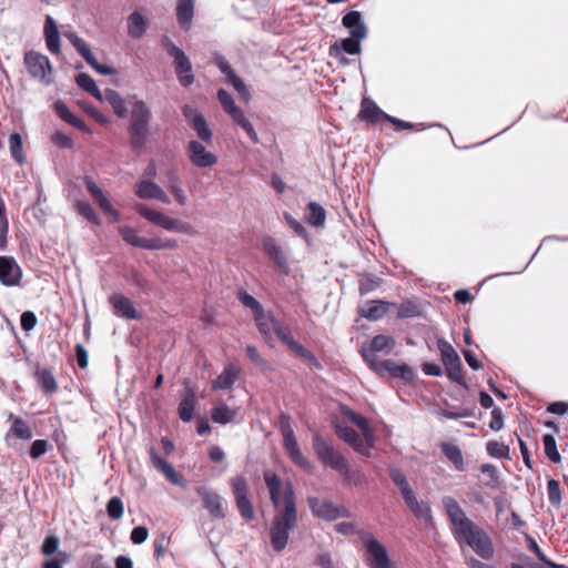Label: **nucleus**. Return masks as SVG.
<instances>
[{
  "label": "nucleus",
  "mask_w": 568,
  "mask_h": 568,
  "mask_svg": "<svg viewBox=\"0 0 568 568\" xmlns=\"http://www.w3.org/2000/svg\"><path fill=\"white\" fill-rule=\"evenodd\" d=\"M148 29V22L144 17L134 11L128 17V34L132 39H140Z\"/></svg>",
  "instance_id": "nucleus-37"
},
{
  "label": "nucleus",
  "mask_w": 568,
  "mask_h": 568,
  "mask_svg": "<svg viewBox=\"0 0 568 568\" xmlns=\"http://www.w3.org/2000/svg\"><path fill=\"white\" fill-rule=\"evenodd\" d=\"M385 372H388L393 377L410 382L414 378L413 369L406 364H397L393 361H387Z\"/></svg>",
  "instance_id": "nucleus-47"
},
{
  "label": "nucleus",
  "mask_w": 568,
  "mask_h": 568,
  "mask_svg": "<svg viewBox=\"0 0 568 568\" xmlns=\"http://www.w3.org/2000/svg\"><path fill=\"white\" fill-rule=\"evenodd\" d=\"M36 378L45 394H52L58 389L57 381L50 369H38L36 372Z\"/></svg>",
  "instance_id": "nucleus-44"
},
{
  "label": "nucleus",
  "mask_w": 568,
  "mask_h": 568,
  "mask_svg": "<svg viewBox=\"0 0 568 568\" xmlns=\"http://www.w3.org/2000/svg\"><path fill=\"white\" fill-rule=\"evenodd\" d=\"M335 432L337 436L351 445L355 452L364 456H369V452L373 448V445L367 443L365 438L362 439L352 427L337 423L335 425Z\"/></svg>",
  "instance_id": "nucleus-24"
},
{
  "label": "nucleus",
  "mask_w": 568,
  "mask_h": 568,
  "mask_svg": "<svg viewBox=\"0 0 568 568\" xmlns=\"http://www.w3.org/2000/svg\"><path fill=\"white\" fill-rule=\"evenodd\" d=\"M548 499L550 504L558 506L561 503V489L556 479H549L547 483Z\"/></svg>",
  "instance_id": "nucleus-64"
},
{
  "label": "nucleus",
  "mask_w": 568,
  "mask_h": 568,
  "mask_svg": "<svg viewBox=\"0 0 568 568\" xmlns=\"http://www.w3.org/2000/svg\"><path fill=\"white\" fill-rule=\"evenodd\" d=\"M271 323L273 332L284 344L288 346L291 351H293L297 356L308 361L314 367H322L314 354L294 339L290 327L285 326L278 320H272Z\"/></svg>",
  "instance_id": "nucleus-9"
},
{
  "label": "nucleus",
  "mask_w": 568,
  "mask_h": 568,
  "mask_svg": "<svg viewBox=\"0 0 568 568\" xmlns=\"http://www.w3.org/2000/svg\"><path fill=\"white\" fill-rule=\"evenodd\" d=\"M245 351H246V355L250 358V361L254 365H256L258 368H261L262 371H271L272 369L270 362L266 361L261 355V353L258 352V349L255 346L248 345V346H246Z\"/></svg>",
  "instance_id": "nucleus-55"
},
{
  "label": "nucleus",
  "mask_w": 568,
  "mask_h": 568,
  "mask_svg": "<svg viewBox=\"0 0 568 568\" xmlns=\"http://www.w3.org/2000/svg\"><path fill=\"white\" fill-rule=\"evenodd\" d=\"M150 458L152 465L159 471H161L166 477L168 480H170L174 485H183L182 477L176 473L174 467L168 460L161 457L153 447L150 449Z\"/></svg>",
  "instance_id": "nucleus-30"
},
{
  "label": "nucleus",
  "mask_w": 568,
  "mask_h": 568,
  "mask_svg": "<svg viewBox=\"0 0 568 568\" xmlns=\"http://www.w3.org/2000/svg\"><path fill=\"white\" fill-rule=\"evenodd\" d=\"M359 313L369 321H378L387 313V303L383 301H372L361 307Z\"/></svg>",
  "instance_id": "nucleus-38"
},
{
  "label": "nucleus",
  "mask_w": 568,
  "mask_h": 568,
  "mask_svg": "<svg viewBox=\"0 0 568 568\" xmlns=\"http://www.w3.org/2000/svg\"><path fill=\"white\" fill-rule=\"evenodd\" d=\"M239 377V369L229 365L224 371L212 382V389H230Z\"/></svg>",
  "instance_id": "nucleus-36"
},
{
  "label": "nucleus",
  "mask_w": 568,
  "mask_h": 568,
  "mask_svg": "<svg viewBox=\"0 0 568 568\" xmlns=\"http://www.w3.org/2000/svg\"><path fill=\"white\" fill-rule=\"evenodd\" d=\"M134 210L149 223L168 232H175L190 236H196L199 234L196 229L190 223L174 219L162 211L150 207L144 203H136L134 205Z\"/></svg>",
  "instance_id": "nucleus-5"
},
{
  "label": "nucleus",
  "mask_w": 568,
  "mask_h": 568,
  "mask_svg": "<svg viewBox=\"0 0 568 568\" xmlns=\"http://www.w3.org/2000/svg\"><path fill=\"white\" fill-rule=\"evenodd\" d=\"M342 24L349 31L351 37L366 38L368 30L359 11H349L342 18Z\"/></svg>",
  "instance_id": "nucleus-31"
},
{
  "label": "nucleus",
  "mask_w": 568,
  "mask_h": 568,
  "mask_svg": "<svg viewBox=\"0 0 568 568\" xmlns=\"http://www.w3.org/2000/svg\"><path fill=\"white\" fill-rule=\"evenodd\" d=\"M77 211L78 213L83 216L85 220H88L89 222H92L94 224H100V220L95 213V211L93 210V207L91 206V204L88 202V201H78L77 202Z\"/></svg>",
  "instance_id": "nucleus-59"
},
{
  "label": "nucleus",
  "mask_w": 568,
  "mask_h": 568,
  "mask_svg": "<svg viewBox=\"0 0 568 568\" xmlns=\"http://www.w3.org/2000/svg\"><path fill=\"white\" fill-rule=\"evenodd\" d=\"M382 284V280L373 274H364L359 280V294L366 295L377 290Z\"/></svg>",
  "instance_id": "nucleus-54"
},
{
  "label": "nucleus",
  "mask_w": 568,
  "mask_h": 568,
  "mask_svg": "<svg viewBox=\"0 0 568 568\" xmlns=\"http://www.w3.org/2000/svg\"><path fill=\"white\" fill-rule=\"evenodd\" d=\"M214 63L220 71L225 75V81L229 85L239 93V95L245 101L250 100L251 94L245 85L244 81L235 73L234 69L230 65L227 60L223 55H216Z\"/></svg>",
  "instance_id": "nucleus-18"
},
{
  "label": "nucleus",
  "mask_w": 568,
  "mask_h": 568,
  "mask_svg": "<svg viewBox=\"0 0 568 568\" xmlns=\"http://www.w3.org/2000/svg\"><path fill=\"white\" fill-rule=\"evenodd\" d=\"M168 189L180 205H185L187 203V196L182 186V182L174 173L169 175Z\"/></svg>",
  "instance_id": "nucleus-49"
},
{
  "label": "nucleus",
  "mask_w": 568,
  "mask_h": 568,
  "mask_svg": "<svg viewBox=\"0 0 568 568\" xmlns=\"http://www.w3.org/2000/svg\"><path fill=\"white\" fill-rule=\"evenodd\" d=\"M217 100L221 103L223 110L225 113H227L230 116H233L242 109L235 104L234 99L232 95L224 89H220L217 91Z\"/></svg>",
  "instance_id": "nucleus-53"
},
{
  "label": "nucleus",
  "mask_w": 568,
  "mask_h": 568,
  "mask_svg": "<svg viewBox=\"0 0 568 568\" xmlns=\"http://www.w3.org/2000/svg\"><path fill=\"white\" fill-rule=\"evenodd\" d=\"M308 507L314 516L325 519L335 520L339 517H349V511L343 506H336L326 499H320L315 496L307 498Z\"/></svg>",
  "instance_id": "nucleus-13"
},
{
  "label": "nucleus",
  "mask_w": 568,
  "mask_h": 568,
  "mask_svg": "<svg viewBox=\"0 0 568 568\" xmlns=\"http://www.w3.org/2000/svg\"><path fill=\"white\" fill-rule=\"evenodd\" d=\"M214 63L220 71L225 75V81L229 85L239 93V95L245 101L250 100L251 94L245 85L244 81L235 73L234 69L230 65L227 60L223 55H216Z\"/></svg>",
  "instance_id": "nucleus-17"
},
{
  "label": "nucleus",
  "mask_w": 568,
  "mask_h": 568,
  "mask_svg": "<svg viewBox=\"0 0 568 568\" xmlns=\"http://www.w3.org/2000/svg\"><path fill=\"white\" fill-rule=\"evenodd\" d=\"M197 495L201 497L203 507L210 513L213 518L224 519L226 514L224 509L223 498L213 489L201 486L196 489Z\"/></svg>",
  "instance_id": "nucleus-23"
},
{
  "label": "nucleus",
  "mask_w": 568,
  "mask_h": 568,
  "mask_svg": "<svg viewBox=\"0 0 568 568\" xmlns=\"http://www.w3.org/2000/svg\"><path fill=\"white\" fill-rule=\"evenodd\" d=\"M262 246L275 266L283 274L287 275L290 272L287 258L282 247L277 244L276 240L272 236H265L262 241Z\"/></svg>",
  "instance_id": "nucleus-25"
},
{
  "label": "nucleus",
  "mask_w": 568,
  "mask_h": 568,
  "mask_svg": "<svg viewBox=\"0 0 568 568\" xmlns=\"http://www.w3.org/2000/svg\"><path fill=\"white\" fill-rule=\"evenodd\" d=\"M544 448L545 454L549 458L550 462L557 464L560 462V454L557 450L556 439L552 435L546 434L544 435Z\"/></svg>",
  "instance_id": "nucleus-56"
},
{
  "label": "nucleus",
  "mask_w": 568,
  "mask_h": 568,
  "mask_svg": "<svg viewBox=\"0 0 568 568\" xmlns=\"http://www.w3.org/2000/svg\"><path fill=\"white\" fill-rule=\"evenodd\" d=\"M359 115L363 120L372 123H377L383 119L386 120V116H388V114L382 111L374 102L363 103Z\"/></svg>",
  "instance_id": "nucleus-48"
},
{
  "label": "nucleus",
  "mask_w": 568,
  "mask_h": 568,
  "mask_svg": "<svg viewBox=\"0 0 568 568\" xmlns=\"http://www.w3.org/2000/svg\"><path fill=\"white\" fill-rule=\"evenodd\" d=\"M9 146L13 159L20 164L24 163L26 158L22 151V139L20 134L13 133L9 136Z\"/></svg>",
  "instance_id": "nucleus-57"
},
{
  "label": "nucleus",
  "mask_w": 568,
  "mask_h": 568,
  "mask_svg": "<svg viewBox=\"0 0 568 568\" xmlns=\"http://www.w3.org/2000/svg\"><path fill=\"white\" fill-rule=\"evenodd\" d=\"M359 537L369 555L366 560L369 568H379L389 561L386 547L379 542L372 532L361 531Z\"/></svg>",
  "instance_id": "nucleus-11"
},
{
  "label": "nucleus",
  "mask_w": 568,
  "mask_h": 568,
  "mask_svg": "<svg viewBox=\"0 0 568 568\" xmlns=\"http://www.w3.org/2000/svg\"><path fill=\"white\" fill-rule=\"evenodd\" d=\"M341 412L345 417H347L353 424H355L361 429L366 442L371 443L374 446V433L369 427L368 420L364 416L357 414L347 406H342Z\"/></svg>",
  "instance_id": "nucleus-33"
},
{
  "label": "nucleus",
  "mask_w": 568,
  "mask_h": 568,
  "mask_svg": "<svg viewBox=\"0 0 568 568\" xmlns=\"http://www.w3.org/2000/svg\"><path fill=\"white\" fill-rule=\"evenodd\" d=\"M361 353H362L364 361L369 365V367L374 372L379 373V374L385 372V368L387 366V361H382L377 356L376 352L366 348V346H363Z\"/></svg>",
  "instance_id": "nucleus-52"
},
{
  "label": "nucleus",
  "mask_w": 568,
  "mask_h": 568,
  "mask_svg": "<svg viewBox=\"0 0 568 568\" xmlns=\"http://www.w3.org/2000/svg\"><path fill=\"white\" fill-rule=\"evenodd\" d=\"M237 297H239L240 302L245 307L252 310L255 313V315L263 314V307H262L261 303L255 297H253L252 295L246 293L245 291L240 290L237 293Z\"/></svg>",
  "instance_id": "nucleus-58"
},
{
  "label": "nucleus",
  "mask_w": 568,
  "mask_h": 568,
  "mask_svg": "<svg viewBox=\"0 0 568 568\" xmlns=\"http://www.w3.org/2000/svg\"><path fill=\"white\" fill-rule=\"evenodd\" d=\"M446 367V373H447V377L455 382V383H458L459 385L466 387V382H465V378L463 376V372H462V362L460 359L457 361L456 364H448L445 366Z\"/></svg>",
  "instance_id": "nucleus-61"
},
{
  "label": "nucleus",
  "mask_w": 568,
  "mask_h": 568,
  "mask_svg": "<svg viewBox=\"0 0 568 568\" xmlns=\"http://www.w3.org/2000/svg\"><path fill=\"white\" fill-rule=\"evenodd\" d=\"M119 232H120L123 241L134 247L150 250V251L174 250L178 247V241L174 239L142 237L138 234V231L131 226H122V227H120Z\"/></svg>",
  "instance_id": "nucleus-6"
},
{
  "label": "nucleus",
  "mask_w": 568,
  "mask_h": 568,
  "mask_svg": "<svg viewBox=\"0 0 568 568\" xmlns=\"http://www.w3.org/2000/svg\"><path fill=\"white\" fill-rule=\"evenodd\" d=\"M23 276L22 268L12 256H0V283L4 286H18Z\"/></svg>",
  "instance_id": "nucleus-20"
},
{
  "label": "nucleus",
  "mask_w": 568,
  "mask_h": 568,
  "mask_svg": "<svg viewBox=\"0 0 568 568\" xmlns=\"http://www.w3.org/2000/svg\"><path fill=\"white\" fill-rule=\"evenodd\" d=\"M236 410L225 404H220L211 409V418L216 424L225 425L234 420Z\"/></svg>",
  "instance_id": "nucleus-41"
},
{
  "label": "nucleus",
  "mask_w": 568,
  "mask_h": 568,
  "mask_svg": "<svg viewBox=\"0 0 568 568\" xmlns=\"http://www.w3.org/2000/svg\"><path fill=\"white\" fill-rule=\"evenodd\" d=\"M233 122L237 124L248 136V139L252 141V143L257 144L260 143V139L257 135V132L255 131L252 122L246 118L243 110L239 111L236 114L231 116Z\"/></svg>",
  "instance_id": "nucleus-43"
},
{
  "label": "nucleus",
  "mask_w": 568,
  "mask_h": 568,
  "mask_svg": "<svg viewBox=\"0 0 568 568\" xmlns=\"http://www.w3.org/2000/svg\"><path fill=\"white\" fill-rule=\"evenodd\" d=\"M313 448L318 460L327 467L339 471L346 470V458L336 452L328 439L323 438L318 433L313 437Z\"/></svg>",
  "instance_id": "nucleus-7"
},
{
  "label": "nucleus",
  "mask_w": 568,
  "mask_h": 568,
  "mask_svg": "<svg viewBox=\"0 0 568 568\" xmlns=\"http://www.w3.org/2000/svg\"><path fill=\"white\" fill-rule=\"evenodd\" d=\"M24 64L32 78L47 84L50 83L49 75L52 67L47 55L33 50L28 51L24 54Z\"/></svg>",
  "instance_id": "nucleus-12"
},
{
  "label": "nucleus",
  "mask_w": 568,
  "mask_h": 568,
  "mask_svg": "<svg viewBox=\"0 0 568 568\" xmlns=\"http://www.w3.org/2000/svg\"><path fill=\"white\" fill-rule=\"evenodd\" d=\"M194 17V0H178L176 18L180 27L187 31Z\"/></svg>",
  "instance_id": "nucleus-34"
},
{
  "label": "nucleus",
  "mask_w": 568,
  "mask_h": 568,
  "mask_svg": "<svg viewBox=\"0 0 568 568\" xmlns=\"http://www.w3.org/2000/svg\"><path fill=\"white\" fill-rule=\"evenodd\" d=\"M364 40V38H356V37H349L345 38L341 41H336L333 43L329 49L328 53L332 58L336 59L342 64H347L348 60L345 58L344 53L355 55L359 54L362 51L361 41Z\"/></svg>",
  "instance_id": "nucleus-22"
},
{
  "label": "nucleus",
  "mask_w": 568,
  "mask_h": 568,
  "mask_svg": "<svg viewBox=\"0 0 568 568\" xmlns=\"http://www.w3.org/2000/svg\"><path fill=\"white\" fill-rule=\"evenodd\" d=\"M394 346H395V341L393 337L383 335V334H378L372 338L369 345L366 346V348L374 351L376 353L381 352V353H385V354H390Z\"/></svg>",
  "instance_id": "nucleus-42"
},
{
  "label": "nucleus",
  "mask_w": 568,
  "mask_h": 568,
  "mask_svg": "<svg viewBox=\"0 0 568 568\" xmlns=\"http://www.w3.org/2000/svg\"><path fill=\"white\" fill-rule=\"evenodd\" d=\"M9 420H12V424L4 436L6 443L9 446L13 445V439L29 440L32 438V429L24 419H22L21 417H17L12 413H10Z\"/></svg>",
  "instance_id": "nucleus-26"
},
{
  "label": "nucleus",
  "mask_w": 568,
  "mask_h": 568,
  "mask_svg": "<svg viewBox=\"0 0 568 568\" xmlns=\"http://www.w3.org/2000/svg\"><path fill=\"white\" fill-rule=\"evenodd\" d=\"M276 510L272 520L270 537L273 549L281 552L287 546L290 532L296 528L298 523L295 491L290 485L285 490V506Z\"/></svg>",
  "instance_id": "nucleus-2"
},
{
  "label": "nucleus",
  "mask_w": 568,
  "mask_h": 568,
  "mask_svg": "<svg viewBox=\"0 0 568 568\" xmlns=\"http://www.w3.org/2000/svg\"><path fill=\"white\" fill-rule=\"evenodd\" d=\"M196 406V396L193 389L187 388L179 404V417L184 422L189 423L193 418V410Z\"/></svg>",
  "instance_id": "nucleus-35"
},
{
  "label": "nucleus",
  "mask_w": 568,
  "mask_h": 568,
  "mask_svg": "<svg viewBox=\"0 0 568 568\" xmlns=\"http://www.w3.org/2000/svg\"><path fill=\"white\" fill-rule=\"evenodd\" d=\"M214 63L220 71L225 75V81L229 85L239 93V95L245 101L250 100L251 94L245 85L244 81L235 73L234 69L230 65L227 60L223 55H216Z\"/></svg>",
  "instance_id": "nucleus-19"
},
{
  "label": "nucleus",
  "mask_w": 568,
  "mask_h": 568,
  "mask_svg": "<svg viewBox=\"0 0 568 568\" xmlns=\"http://www.w3.org/2000/svg\"><path fill=\"white\" fill-rule=\"evenodd\" d=\"M174 60V69L176 78L183 88H187L194 82V74L192 72V64L187 55L182 52Z\"/></svg>",
  "instance_id": "nucleus-28"
},
{
  "label": "nucleus",
  "mask_w": 568,
  "mask_h": 568,
  "mask_svg": "<svg viewBox=\"0 0 568 568\" xmlns=\"http://www.w3.org/2000/svg\"><path fill=\"white\" fill-rule=\"evenodd\" d=\"M284 220L287 223V225L293 230V232L297 235L304 239L306 242H308V233L305 229V226L295 220L291 214L284 213Z\"/></svg>",
  "instance_id": "nucleus-63"
},
{
  "label": "nucleus",
  "mask_w": 568,
  "mask_h": 568,
  "mask_svg": "<svg viewBox=\"0 0 568 568\" xmlns=\"http://www.w3.org/2000/svg\"><path fill=\"white\" fill-rule=\"evenodd\" d=\"M68 39L70 40V42L72 43V45L75 48V50L78 51V53L85 60V62L92 68L94 69L98 73L100 74H103V75H112V74H115L116 71L115 69L111 68V67H108V65H103V64H100L98 62V60L95 59V57L93 55V53L91 52L89 45L87 44V42L81 39L80 37H78L77 34L72 33V34H69L68 36Z\"/></svg>",
  "instance_id": "nucleus-16"
},
{
  "label": "nucleus",
  "mask_w": 568,
  "mask_h": 568,
  "mask_svg": "<svg viewBox=\"0 0 568 568\" xmlns=\"http://www.w3.org/2000/svg\"><path fill=\"white\" fill-rule=\"evenodd\" d=\"M388 474L394 485L398 488L404 503L410 513L417 519L424 520L425 523H432L433 514L429 501L427 499H417L406 475L396 467H389Z\"/></svg>",
  "instance_id": "nucleus-4"
},
{
  "label": "nucleus",
  "mask_w": 568,
  "mask_h": 568,
  "mask_svg": "<svg viewBox=\"0 0 568 568\" xmlns=\"http://www.w3.org/2000/svg\"><path fill=\"white\" fill-rule=\"evenodd\" d=\"M281 434L283 436V445L290 459L301 469L311 473L312 463L302 454L294 430L288 422H282Z\"/></svg>",
  "instance_id": "nucleus-8"
},
{
  "label": "nucleus",
  "mask_w": 568,
  "mask_h": 568,
  "mask_svg": "<svg viewBox=\"0 0 568 568\" xmlns=\"http://www.w3.org/2000/svg\"><path fill=\"white\" fill-rule=\"evenodd\" d=\"M307 223L315 227H321L325 224L326 212L322 205L316 202H310L308 205Z\"/></svg>",
  "instance_id": "nucleus-50"
},
{
  "label": "nucleus",
  "mask_w": 568,
  "mask_h": 568,
  "mask_svg": "<svg viewBox=\"0 0 568 568\" xmlns=\"http://www.w3.org/2000/svg\"><path fill=\"white\" fill-rule=\"evenodd\" d=\"M442 452L446 458L454 464L457 470L463 471L465 469L464 457L457 445L450 443L444 444L442 446Z\"/></svg>",
  "instance_id": "nucleus-45"
},
{
  "label": "nucleus",
  "mask_w": 568,
  "mask_h": 568,
  "mask_svg": "<svg viewBox=\"0 0 568 568\" xmlns=\"http://www.w3.org/2000/svg\"><path fill=\"white\" fill-rule=\"evenodd\" d=\"M129 103L131 105V116L128 128L130 143L133 150L140 151L145 146L148 141L152 112L143 100L134 95L129 98Z\"/></svg>",
  "instance_id": "nucleus-3"
},
{
  "label": "nucleus",
  "mask_w": 568,
  "mask_h": 568,
  "mask_svg": "<svg viewBox=\"0 0 568 568\" xmlns=\"http://www.w3.org/2000/svg\"><path fill=\"white\" fill-rule=\"evenodd\" d=\"M264 483L270 493V499L275 509H281V505L283 501V506H285V490L290 485L293 487L291 481H283L280 476H277L272 470H265L263 473Z\"/></svg>",
  "instance_id": "nucleus-15"
},
{
  "label": "nucleus",
  "mask_w": 568,
  "mask_h": 568,
  "mask_svg": "<svg viewBox=\"0 0 568 568\" xmlns=\"http://www.w3.org/2000/svg\"><path fill=\"white\" fill-rule=\"evenodd\" d=\"M231 489L235 498L236 507L241 516L251 521L254 519L253 505L248 498V484L244 476L237 475L230 480Z\"/></svg>",
  "instance_id": "nucleus-10"
},
{
  "label": "nucleus",
  "mask_w": 568,
  "mask_h": 568,
  "mask_svg": "<svg viewBox=\"0 0 568 568\" xmlns=\"http://www.w3.org/2000/svg\"><path fill=\"white\" fill-rule=\"evenodd\" d=\"M43 33L48 50L53 54H58L60 52V33L51 16H47L45 18Z\"/></svg>",
  "instance_id": "nucleus-32"
},
{
  "label": "nucleus",
  "mask_w": 568,
  "mask_h": 568,
  "mask_svg": "<svg viewBox=\"0 0 568 568\" xmlns=\"http://www.w3.org/2000/svg\"><path fill=\"white\" fill-rule=\"evenodd\" d=\"M150 458L152 465L159 471H161L166 477L168 480H170L174 485H183L182 477L176 473L174 467L168 460L161 457L153 447L150 449Z\"/></svg>",
  "instance_id": "nucleus-29"
},
{
  "label": "nucleus",
  "mask_w": 568,
  "mask_h": 568,
  "mask_svg": "<svg viewBox=\"0 0 568 568\" xmlns=\"http://www.w3.org/2000/svg\"><path fill=\"white\" fill-rule=\"evenodd\" d=\"M205 144L199 140H191L185 149L190 162L200 169L211 168L217 163V156L206 150Z\"/></svg>",
  "instance_id": "nucleus-14"
},
{
  "label": "nucleus",
  "mask_w": 568,
  "mask_h": 568,
  "mask_svg": "<svg viewBox=\"0 0 568 568\" xmlns=\"http://www.w3.org/2000/svg\"><path fill=\"white\" fill-rule=\"evenodd\" d=\"M123 503L119 497H112L106 504L108 516L113 519H120L123 516Z\"/></svg>",
  "instance_id": "nucleus-62"
},
{
  "label": "nucleus",
  "mask_w": 568,
  "mask_h": 568,
  "mask_svg": "<svg viewBox=\"0 0 568 568\" xmlns=\"http://www.w3.org/2000/svg\"><path fill=\"white\" fill-rule=\"evenodd\" d=\"M190 126L195 131L199 141L206 144H211L213 142V131L203 115L194 119V121L190 123Z\"/></svg>",
  "instance_id": "nucleus-40"
},
{
  "label": "nucleus",
  "mask_w": 568,
  "mask_h": 568,
  "mask_svg": "<svg viewBox=\"0 0 568 568\" xmlns=\"http://www.w3.org/2000/svg\"><path fill=\"white\" fill-rule=\"evenodd\" d=\"M109 302L114 308L118 316L126 320H139L140 313L135 310L130 298L121 294H113L109 297Z\"/></svg>",
  "instance_id": "nucleus-27"
},
{
  "label": "nucleus",
  "mask_w": 568,
  "mask_h": 568,
  "mask_svg": "<svg viewBox=\"0 0 568 568\" xmlns=\"http://www.w3.org/2000/svg\"><path fill=\"white\" fill-rule=\"evenodd\" d=\"M486 449L488 455L495 458H506L509 455V447L496 440L488 442Z\"/></svg>",
  "instance_id": "nucleus-60"
},
{
  "label": "nucleus",
  "mask_w": 568,
  "mask_h": 568,
  "mask_svg": "<svg viewBox=\"0 0 568 568\" xmlns=\"http://www.w3.org/2000/svg\"><path fill=\"white\" fill-rule=\"evenodd\" d=\"M442 504L452 525L455 539L459 544H466L481 559H491L495 548L489 535L467 517L465 510L454 497H443Z\"/></svg>",
  "instance_id": "nucleus-1"
},
{
  "label": "nucleus",
  "mask_w": 568,
  "mask_h": 568,
  "mask_svg": "<svg viewBox=\"0 0 568 568\" xmlns=\"http://www.w3.org/2000/svg\"><path fill=\"white\" fill-rule=\"evenodd\" d=\"M438 351L440 352L442 362L446 366L448 364H456L459 361V355L455 348L445 339L439 338L437 341Z\"/></svg>",
  "instance_id": "nucleus-51"
},
{
  "label": "nucleus",
  "mask_w": 568,
  "mask_h": 568,
  "mask_svg": "<svg viewBox=\"0 0 568 568\" xmlns=\"http://www.w3.org/2000/svg\"><path fill=\"white\" fill-rule=\"evenodd\" d=\"M134 193L141 200H156L164 204H170L171 200L166 192L154 181L150 179H140L134 184Z\"/></svg>",
  "instance_id": "nucleus-21"
},
{
  "label": "nucleus",
  "mask_w": 568,
  "mask_h": 568,
  "mask_svg": "<svg viewBox=\"0 0 568 568\" xmlns=\"http://www.w3.org/2000/svg\"><path fill=\"white\" fill-rule=\"evenodd\" d=\"M102 101H106L118 116L123 118L126 115L128 110L125 101L115 90L105 89L104 92H102Z\"/></svg>",
  "instance_id": "nucleus-39"
},
{
  "label": "nucleus",
  "mask_w": 568,
  "mask_h": 568,
  "mask_svg": "<svg viewBox=\"0 0 568 568\" xmlns=\"http://www.w3.org/2000/svg\"><path fill=\"white\" fill-rule=\"evenodd\" d=\"M75 82L82 90L90 93L92 97H94L98 101L102 102V92L97 87L95 81L91 75L88 73H79L75 78Z\"/></svg>",
  "instance_id": "nucleus-46"
}]
</instances>
